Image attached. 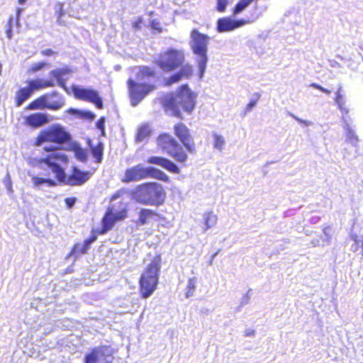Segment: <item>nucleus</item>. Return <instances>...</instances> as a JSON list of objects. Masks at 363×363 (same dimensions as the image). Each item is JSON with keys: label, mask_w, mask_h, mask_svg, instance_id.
<instances>
[{"label": "nucleus", "mask_w": 363, "mask_h": 363, "mask_svg": "<svg viewBox=\"0 0 363 363\" xmlns=\"http://www.w3.org/2000/svg\"><path fill=\"white\" fill-rule=\"evenodd\" d=\"M228 4L229 0H216V9L220 13H223L225 11Z\"/></svg>", "instance_id": "obj_32"}, {"label": "nucleus", "mask_w": 363, "mask_h": 363, "mask_svg": "<svg viewBox=\"0 0 363 363\" xmlns=\"http://www.w3.org/2000/svg\"><path fill=\"white\" fill-rule=\"evenodd\" d=\"M256 97L254 99H252L245 106V113H247L252 110L253 107L255 106L257 104L258 100L259 99L260 95L259 94L257 93L255 94Z\"/></svg>", "instance_id": "obj_34"}, {"label": "nucleus", "mask_w": 363, "mask_h": 363, "mask_svg": "<svg viewBox=\"0 0 363 363\" xmlns=\"http://www.w3.org/2000/svg\"><path fill=\"white\" fill-rule=\"evenodd\" d=\"M123 206L119 211L114 213L113 206L108 207L101 220L102 227L98 230V234H105L112 229L116 222L124 220L128 216L127 204L121 203Z\"/></svg>", "instance_id": "obj_11"}, {"label": "nucleus", "mask_w": 363, "mask_h": 363, "mask_svg": "<svg viewBox=\"0 0 363 363\" xmlns=\"http://www.w3.org/2000/svg\"><path fill=\"white\" fill-rule=\"evenodd\" d=\"M71 139L70 134L60 124H53L41 130L35 138L33 146L39 147L43 143L63 145Z\"/></svg>", "instance_id": "obj_7"}, {"label": "nucleus", "mask_w": 363, "mask_h": 363, "mask_svg": "<svg viewBox=\"0 0 363 363\" xmlns=\"http://www.w3.org/2000/svg\"><path fill=\"white\" fill-rule=\"evenodd\" d=\"M88 250V247H86L84 243H75L72 246L69 255L77 257L81 255L86 254Z\"/></svg>", "instance_id": "obj_25"}, {"label": "nucleus", "mask_w": 363, "mask_h": 363, "mask_svg": "<svg viewBox=\"0 0 363 363\" xmlns=\"http://www.w3.org/2000/svg\"><path fill=\"white\" fill-rule=\"evenodd\" d=\"M49 122L48 116L44 113H33L24 117L23 124L33 129L38 128Z\"/></svg>", "instance_id": "obj_16"}, {"label": "nucleus", "mask_w": 363, "mask_h": 363, "mask_svg": "<svg viewBox=\"0 0 363 363\" xmlns=\"http://www.w3.org/2000/svg\"><path fill=\"white\" fill-rule=\"evenodd\" d=\"M162 265V257L155 255L145 267L139 279V290L143 298L150 297L157 289Z\"/></svg>", "instance_id": "obj_5"}, {"label": "nucleus", "mask_w": 363, "mask_h": 363, "mask_svg": "<svg viewBox=\"0 0 363 363\" xmlns=\"http://www.w3.org/2000/svg\"><path fill=\"white\" fill-rule=\"evenodd\" d=\"M92 243V242L89 240V238H87L84 240V244L89 248L90 245Z\"/></svg>", "instance_id": "obj_43"}, {"label": "nucleus", "mask_w": 363, "mask_h": 363, "mask_svg": "<svg viewBox=\"0 0 363 363\" xmlns=\"http://www.w3.org/2000/svg\"><path fill=\"white\" fill-rule=\"evenodd\" d=\"M133 197L139 203L160 206L164 203L166 191L160 184L146 182L135 188Z\"/></svg>", "instance_id": "obj_6"}, {"label": "nucleus", "mask_w": 363, "mask_h": 363, "mask_svg": "<svg viewBox=\"0 0 363 363\" xmlns=\"http://www.w3.org/2000/svg\"><path fill=\"white\" fill-rule=\"evenodd\" d=\"M11 21H12V18H10L9 20V28L6 30V35H7V37L9 39H11L12 38V30H11Z\"/></svg>", "instance_id": "obj_41"}, {"label": "nucleus", "mask_w": 363, "mask_h": 363, "mask_svg": "<svg viewBox=\"0 0 363 363\" xmlns=\"http://www.w3.org/2000/svg\"><path fill=\"white\" fill-rule=\"evenodd\" d=\"M143 20L141 18H138L133 23V28L135 30H140L141 28V24Z\"/></svg>", "instance_id": "obj_40"}, {"label": "nucleus", "mask_w": 363, "mask_h": 363, "mask_svg": "<svg viewBox=\"0 0 363 363\" xmlns=\"http://www.w3.org/2000/svg\"><path fill=\"white\" fill-rule=\"evenodd\" d=\"M53 86L54 82L50 79H33L27 80L26 86L19 88L16 92L14 96L16 106H21L35 91Z\"/></svg>", "instance_id": "obj_9"}, {"label": "nucleus", "mask_w": 363, "mask_h": 363, "mask_svg": "<svg viewBox=\"0 0 363 363\" xmlns=\"http://www.w3.org/2000/svg\"><path fill=\"white\" fill-rule=\"evenodd\" d=\"M22 11V9L21 8H18L16 9V15H17V18H19L20 15H21V13Z\"/></svg>", "instance_id": "obj_45"}, {"label": "nucleus", "mask_w": 363, "mask_h": 363, "mask_svg": "<svg viewBox=\"0 0 363 363\" xmlns=\"http://www.w3.org/2000/svg\"><path fill=\"white\" fill-rule=\"evenodd\" d=\"M32 181L33 182V184L36 186H40V184H46L49 186H54L56 185L55 181L50 178H43L35 176L32 177Z\"/></svg>", "instance_id": "obj_27"}, {"label": "nucleus", "mask_w": 363, "mask_h": 363, "mask_svg": "<svg viewBox=\"0 0 363 363\" xmlns=\"http://www.w3.org/2000/svg\"><path fill=\"white\" fill-rule=\"evenodd\" d=\"M311 86H312V87H313V88H315V89H318V90H320V91H322V92H323V93H325V94H330V90H328V89H325V88L323 87L322 86H320V85H319V84H318L312 83V84H311Z\"/></svg>", "instance_id": "obj_37"}, {"label": "nucleus", "mask_w": 363, "mask_h": 363, "mask_svg": "<svg viewBox=\"0 0 363 363\" xmlns=\"http://www.w3.org/2000/svg\"><path fill=\"white\" fill-rule=\"evenodd\" d=\"M69 113L77 114L79 117L84 119L92 121L95 118V114L89 111H79L74 108H70Z\"/></svg>", "instance_id": "obj_28"}, {"label": "nucleus", "mask_w": 363, "mask_h": 363, "mask_svg": "<svg viewBox=\"0 0 363 363\" xmlns=\"http://www.w3.org/2000/svg\"><path fill=\"white\" fill-rule=\"evenodd\" d=\"M146 178H153L162 182L169 181V177L162 171L152 167H144L140 165L127 169L123 181L130 182Z\"/></svg>", "instance_id": "obj_8"}, {"label": "nucleus", "mask_w": 363, "mask_h": 363, "mask_svg": "<svg viewBox=\"0 0 363 363\" xmlns=\"http://www.w3.org/2000/svg\"><path fill=\"white\" fill-rule=\"evenodd\" d=\"M247 23L248 21L244 19L233 20L230 17H223L218 19L216 29L220 33L228 32L240 28Z\"/></svg>", "instance_id": "obj_15"}, {"label": "nucleus", "mask_w": 363, "mask_h": 363, "mask_svg": "<svg viewBox=\"0 0 363 363\" xmlns=\"http://www.w3.org/2000/svg\"><path fill=\"white\" fill-rule=\"evenodd\" d=\"M90 150L91 155L94 158L96 163H101L104 155V145L101 142L98 143L96 145H91Z\"/></svg>", "instance_id": "obj_22"}, {"label": "nucleus", "mask_w": 363, "mask_h": 363, "mask_svg": "<svg viewBox=\"0 0 363 363\" xmlns=\"http://www.w3.org/2000/svg\"><path fill=\"white\" fill-rule=\"evenodd\" d=\"M98 230H93L92 231V235L89 238V240L94 242L96 239H97V236H98V233H96Z\"/></svg>", "instance_id": "obj_42"}, {"label": "nucleus", "mask_w": 363, "mask_h": 363, "mask_svg": "<svg viewBox=\"0 0 363 363\" xmlns=\"http://www.w3.org/2000/svg\"><path fill=\"white\" fill-rule=\"evenodd\" d=\"M335 101L337 104L338 108L342 111V112L345 113H347L349 112V110L346 105V101L343 96L340 94V89H339L336 92Z\"/></svg>", "instance_id": "obj_26"}, {"label": "nucleus", "mask_w": 363, "mask_h": 363, "mask_svg": "<svg viewBox=\"0 0 363 363\" xmlns=\"http://www.w3.org/2000/svg\"><path fill=\"white\" fill-rule=\"evenodd\" d=\"M120 196V194L119 193H116V194H114L113 195H112V196L111 197V201H113L116 199H117L118 196Z\"/></svg>", "instance_id": "obj_44"}, {"label": "nucleus", "mask_w": 363, "mask_h": 363, "mask_svg": "<svg viewBox=\"0 0 363 363\" xmlns=\"http://www.w3.org/2000/svg\"><path fill=\"white\" fill-rule=\"evenodd\" d=\"M69 72V70L68 69H55L50 72V75L55 77L60 85L64 86V82L62 81V77Z\"/></svg>", "instance_id": "obj_29"}, {"label": "nucleus", "mask_w": 363, "mask_h": 363, "mask_svg": "<svg viewBox=\"0 0 363 363\" xmlns=\"http://www.w3.org/2000/svg\"><path fill=\"white\" fill-rule=\"evenodd\" d=\"M47 101L48 96L46 94H44L30 102L26 108V110H38L45 108L48 109V104Z\"/></svg>", "instance_id": "obj_20"}, {"label": "nucleus", "mask_w": 363, "mask_h": 363, "mask_svg": "<svg viewBox=\"0 0 363 363\" xmlns=\"http://www.w3.org/2000/svg\"><path fill=\"white\" fill-rule=\"evenodd\" d=\"M196 279L195 277H192L189 279L188 284L186 286V296L189 297L191 296L196 289Z\"/></svg>", "instance_id": "obj_30"}, {"label": "nucleus", "mask_w": 363, "mask_h": 363, "mask_svg": "<svg viewBox=\"0 0 363 363\" xmlns=\"http://www.w3.org/2000/svg\"><path fill=\"white\" fill-rule=\"evenodd\" d=\"M151 134V130L147 125H143L138 129L135 140L138 142L143 141L144 140L149 138Z\"/></svg>", "instance_id": "obj_23"}, {"label": "nucleus", "mask_w": 363, "mask_h": 363, "mask_svg": "<svg viewBox=\"0 0 363 363\" xmlns=\"http://www.w3.org/2000/svg\"><path fill=\"white\" fill-rule=\"evenodd\" d=\"M128 86L129 96L133 101L138 104L147 94L155 89V85L148 83H138L132 79L127 82Z\"/></svg>", "instance_id": "obj_13"}, {"label": "nucleus", "mask_w": 363, "mask_h": 363, "mask_svg": "<svg viewBox=\"0 0 363 363\" xmlns=\"http://www.w3.org/2000/svg\"><path fill=\"white\" fill-rule=\"evenodd\" d=\"M72 91L76 99L90 102L98 108H103V102L96 90L82 88L79 86L72 87Z\"/></svg>", "instance_id": "obj_14"}, {"label": "nucleus", "mask_w": 363, "mask_h": 363, "mask_svg": "<svg viewBox=\"0 0 363 363\" xmlns=\"http://www.w3.org/2000/svg\"><path fill=\"white\" fill-rule=\"evenodd\" d=\"M48 96L47 103L48 104V109L57 111L60 109L65 105V101L62 95L57 91H52L46 94Z\"/></svg>", "instance_id": "obj_19"}, {"label": "nucleus", "mask_w": 363, "mask_h": 363, "mask_svg": "<svg viewBox=\"0 0 363 363\" xmlns=\"http://www.w3.org/2000/svg\"><path fill=\"white\" fill-rule=\"evenodd\" d=\"M96 127L99 129L102 133H104L105 130V118L101 117L98 121L96 122Z\"/></svg>", "instance_id": "obj_36"}, {"label": "nucleus", "mask_w": 363, "mask_h": 363, "mask_svg": "<svg viewBox=\"0 0 363 363\" xmlns=\"http://www.w3.org/2000/svg\"><path fill=\"white\" fill-rule=\"evenodd\" d=\"M45 153L41 157H35L30 160V164L34 167L47 166L54 173L56 179L65 185L79 186L84 184L92 176L90 171H83L76 166H73L70 172L67 174L64 166L69 163V157L57 147H45Z\"/></svg>", "instance_id": "obj_1"}, {"label": "nucleus", "mask_w": 363, "mask_h": 363, "mask_svg": "<svg viewBox=\"0 0 363 363\" xmlns=\"http://www.w3.org/2000/svg\"><path fill=\"white\" fill-rule=\"evenodd\" d=\"M75 156L79 160L82 162H85L87 160V152L82 147L76 148Z\"/></svg>", "instance_id": "obj_31"}, {"label": "nucleus", "mask_w": 363, "mask_h": 363, "mask_svg": "<svg viewBox=\"0 0 363 363\" xmlns=\"http://www.w3.org/2000/svg\"><path fill=\"white\" fill-rule=\"evenodd\" d=\"M174 134L182 143V145L169 133H161L157 138L159 147L164 150L177 162L186 165L188 160L187 152L194 154L196 147L189 128L182 122L177 123L173 128Z\"/></svg>", "instance_id": "obj_2"}, {"label": "nucleus", "mask_w": 363, "mask_h": 363, "mask_svg": "<svg viewBox=\"0 0 363 363\" xmlns=\"http://www.w3.org/2000/svg\"><path fill=\"white\" fill-rule=\"evenodd\" d=\"M41 54L43 56H53L57 55V52L52 50L50 48L45 49L41 51Z\"/></svg>", "instance_id": "obj_39"}, {"label": "nucleus", "mask_w": 363, "mask_h": 363, "mask_svg": "<svg viewBox=\"0 0 363 363\" xmlns=\"http://www.w3.org/2000/svg\"><path fill=\"white\" fill-rule=\"evenodd\" d=\"M217 216L212 212H207L203 216V222L205 225L204 230H206L209 228L214 227L217 223Z\"/></svg>", "instance_id": "obj_24"}, {"label": "nucleus", "mask_w": 363, "mask_h": 363, "mask_svg": "<svg viewBox=\"0 0 363 363\" xmlns=\"http://www.w3.org/2000/svg\"><path fill=\"white\" fill-rule=\"evenodd\" d=\"M114 350L110 345L94 347L84 356V363H113Z\"/></svg>", "instance_id": "obj_12"}, {"label": "nucleus", "mask_w": 363, "mask_h": 363, "mask_svg": "<svg viewBox=\"0 0 363 363\" xmlns=\"http://www.w3.org/2000/svg\"><path fill=\"white\" fill-rule=\"evenodd\" d=\"M225 143L223 138L220 135L214 136V147L217 149H221Z\"/></svg>", "instance_id": "obj_35"}, {"label": "nucleus", "mask_w": 363, "mask_h": 363, "mask_svg": "<svg viewBox=\"0 0 363 363\" xmlns=\"http://www.w3.org/2000/svg\"><path fill=\"white\" fill-rule=\"evenodd\" d=\"M138 218L135 221L138 225H144L152 221H157L160 219V214L150 208H141L138 211Z\"/></svg>", "instance_id": "obj_18"}, {"label": "nucleus", "mask_w": 363, "mask_h": 363, "mask_svg": "<svg viewBox=\"0 0 363 363\" xmlns=\"http://www.w3.org/2000/svg\"><path fill=\"white\" fill-rule=\"evenodd\" d=\"M156 72L154 69L148 66H142L139 68L137 73V79L139 80H144L148 78H153L156 77Z\"/></svg>", "instance_id": "obj_21"}, {"label": "nucleus", "mask_w": 363, "mask_h": 363, "mask_svg": "<svg viewBox=\"0 0 363 363\" xmlns=\"http://www.w3.org/2000/svg\"><path fill=\"white\" fill-rule=\"evenodd\" d=\"M147 162L149 164H157L173 174L180 173L179 167L170 160L165 157L158 156L150 157L147 158Z\"/></svg>", "instance_id": "obj_17"}, {"label": "nucleus", "mask_w": 363, "mask_h": 363, "mask_svg": "<svg viewBox=\"0 0 363 363\" xmlns=\"http://www.w3.org/2000/svg\"><path fill=\"white\" fill-rule=\"evenodd\" d=\"M65 202L67 208H71L74 203L76 202V198L74 197H67L65 199Z\"/></svg>", "instance_id": "obj_38"}, {"label": "nucleus", "mask_w": 363, "mask_h": 363, "mask_svg": "<svg viewBox=\"0 0 363 363\" xmlns=\"http://www.w3.org/2000/svg\"><path fill=\"white\" fill-rule=\"evenodd\" d=\"M185 56L182 51L176 49H167L158 54L154 60V64L164 72H172L177 68L179 70L167 78L164 81L165 86L178 83L182 79H188L194 73L191 65L184 64Z\"/></svg>", "instance_id": "obj_3"}, {"label": "nucleus", "mask_w": 363, "mask_h": 363, "mask_svg": "<svg viewBox=\"0 0 363 363\" xmlns=\"http://www.w3.org/2000/svg\"><path fill=\"white\" fill-rule=\"evenodd\" d=\"M45 65L46 64L44 62H39L35 63L28 68V73L32 74V73L37 72L38 71L43 69L45 66Z\"/></svg>", "instance_id": "obj_33"}, {"label": "nucleus", "mask_w": 363, "mask_h": 363, "mask_svg": "<svg viewBox=\"0 0 363 363\" xmlns=\"http://www.w3.org/2000/svg\"><path fill=\"white\" fill-rule=\"evenodd\" d=\"M26 1V0H18L19 4H23Z\"/></svg>", "instance_id": "obj_46"}, {"label": "nucleus", "mask_w": 363, "mask_h": 363, "mask_svg": "<svg viewBox=\"0 0 363 363\" xmlns=\"http://www.w3.org/2000/svg\"><path fill=\"white\" fill-rule=\"evenodd\" d=\"M196 94L187 84L179 86L175 93H171L162 99V106L166 112L182 119V111L191 114L196 106Z\"/></svg>", "instance_id": "obj_4"}, {"label": "nucleus", "mask_w": 363, "mask_h": 363, "mask_svg": "<svg viewBox=\"0 0 363 363\" xmlns=\"http://www.w3.org/2000/svg\"><path fill=\"white\" fill-rule=\"evenodd\" d=\"M191 37L192 38V43L191 45L192 51L194 54L200 56V59L198 61V67L200 75L203 76L208 61L206 52L208 37L206 34L199 33L196 29H193L191 31Z\"/></svg>", "instance_id": "obj_10"}]
</instances>
